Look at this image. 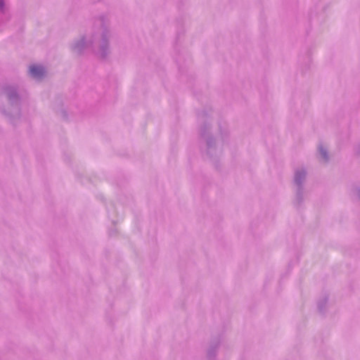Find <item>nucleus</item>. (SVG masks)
I'll use <instances>...</instances> for the list:
<instances>
[{
    "label": "nucleus",
    "mask_w": 360,
    "mask_h": 360,
    "mask_svg": "<svg viewBox=\"0 0 360 360\" xmlns=\"http://www.w3.org/2000/svg\"><path fill=\"white\" fill-rule=\"evenodd\" d=\"M0 94L7 101L6 104L0 103V114L11 124L16 125L30 104L27 91L18 83L6 84L0 87Z\"/></svg>",
    "instance_id": "7ed1b4c3"
},
{
    "label": "nucleus",
    "mask_w": 360,
    "mask_h": 360,
    "mask_svg": "<svg viewBox=\"0 0 360 360\" xmlns=\"http://www.w3.org/2000/svg\"><path fill=\"white\" fill-rule=\"evenodd\" d=\"M223 340V336L221 335L213 336L210 342L208 348H207V357L210 360H213L215 359L219 346Z\"/></svg>",
    "instance_id": "39448f33"
},
{
    "label": "nucleus",
    "mask_w": 360,
    "mask_h": 360,
    "mask_svg": "<svg viewBox=\"0 0 360 360\" xmlns=\"http://www.w3.org/2000/svg\"><path fill=\"white\" fill-rule=\"evenodd\" d=\"M330 306V303L329 302L328 294L324 293L321 295L317 301V307L319 312L321 314H325Z\"/></svg>",
    "instance_id": "0eeeda50"
},
{
    "label": "nucleus",
    "mask_w": 360,
    "mask_h": 360,
    "mask_svg": "<svg viewBox=\"0 0 360 360\" xmlns=\"http://www.w3.org/2000/svg\"><path fill=\"white\" fill-rule=\"evenodd\" d=\"M6 11V4L4 0H0V12L4 13Z\"/></svg>",
    "instance_id": "1a4fd4ad"
},
{
    "label": "nucleus",
    "mask_w": 360,
    "mask_h": 360,
    "mask_svg": "<svg viewBox=\"0 0 360 360\" xmlns=\"http://www.w3.org/2000/svg\"><path fill=\"white\" fill-rule=\"evenodd\" d=\"M318 153L319 160L322 163H327L329 161V154L327 148L322 144H320L318 147Z\"/></svg>",
    "instance_id": "6e6552de"
},
{
    "label": "nucleus",
    "mask_w": 360,
    "mask_h": 360,
    "mask_svg": "<svg viewBox=\"0 0 360 360\" xmlns=\"http://www.w3.org/2000/svg\"><path fill=\"white\" fill-rule=\"evenodd\" d=\"M358 195L360 199V187L358 188Z\"/></svg>",
    "instance_id": "f8f14e48"
},
{
    "label": "nucleus",
    "mask_w": 360,
    "mask_h": 360,
    "mask_svg": "<svg viewBox=\"0 0 360 360\" xmlns=\"http://www.w3.org/2000/svg\"><path fill=\"white\" fill-rule=\"evenodd\" d=\"M355 153L360 158V143L356 147Z\"/></svg>",
    "instance_id": "9d476101"
},
{
    "label": "nucleus",
    "mask_w": 360,
    "mask_h": 360,
    "mask_svg": "<svg viewBox=\"0 0 360 360\" xmlns=\"http://www.w3.org/2000/svg\"><path fill=\"white\" fill-rule=\"evenodd\" d=\"M199 132L203 157L217 163L223 155V146L229 135L227 123L219 120L214 127L213 120L207 117L201 120Z\"/></svg>",
    "instance_id": "f03ea898"
},
{
    "label": "nucleus",
    "mask_w": 360,
    "mask_h": 360,
    "mask_svg": "<svg viewBox=\"0 0 360 360\" xmlns=\"http://www.w3.org/2000/svg\"><path fill=\"white\" fill-rule=\"evenodd\" d=\"M28 74L30 77L39 81L44 77L46 70L42 65L33 64L29 66Z\"/></svg>",
    "instance_id": "423d86ee"
},
{
    "label": "nucleus",
    "mask_w": 360,
    "mask_h": 360,
    "mask_svg": "<svg viewBox=\"0 0 360 360\" xmlns=\"http://www.w3.org/2000/svg\"><path fill=\"white\" fill-rule=\"evenodd\" d=\"M60 112H61V115L63 117H66L65 111L63 109L61 110Z\"/></svg>",
    "instance_id": "9b49d317"
},
{
    "label": "nucleus",
    "mask_w": 360,
    "mask_h": 360,
    "mask_svg": "<svg viewBox=\"0 0 360 360\" xmlns=\"http://www.w3.org/2000/svg\"><path fill=\"white\" fill-rule=\"evenodd\" d=\"M307 174V169L305 167L301 166L295 169L292 179V184L295 191L293 205L297 207H299L302 205L307 195L305 188Z\"/></svg>",
    "instance_id": "20e7f679"
},
{
    "label": "nucleus",
    "mask_w": 360,
    "mask_h": 360,
    "mask_svg": "<svg viewBox=\"0 0 360 360\" xmlns=\"http://www.w3.org/2000/svg\"><path fill=\"white\" fill-rule=\"evenodd\" d=\"M112 37L110 16L103 13L95 20L92 30L75 39L70 48L77 56L91 50L99 57L105 58L110 53V39Z\"/></svg>",
    "instance_id": "f257e3e1"
}]
</instances>
